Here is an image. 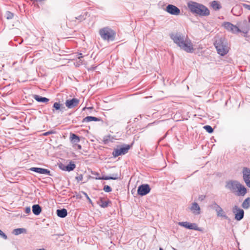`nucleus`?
I'll return each mask as SVG.
<instances>
[{"mask_svg":"<svg viewBox=\"0 0 250 250\" xmlns=\"http://www.w3.org/2000/svg\"><path fill=\"white\" fill-rule=\"evenodd\" d=\"M170 39L173 42L182 49L188 53H192L194 48L189 39L181 32L172 33L169 34Z\"/></svg>","mask_w":250,"mask_h":250,"instance_id":"1","label":"nucleus"},{"mask_svg":"<svg viewBox=\"0 0 250 250\" xmlns=\"http://www.w3.org/2000/svg\"><path fill=\"white\" fill-rule=\"evenodd\" d=\"M187 6L192 14L200 17H207L210 14L208 8L201 3L190 1L188 2Z\"/></svg>","mask_w":250,"mask_h":250,"instance_id":"2","label":"nucleus"},{"mask_svg":"<svg viewBox=\"0 0 250 250\" xmlns=\"http://www.w3.org/2000/svg\"><path fill=\"white\" fill-rule=\"evenodd\" d=\"M226 188L233 192H236L238 196H244L247 192V188L237 180H229L226 182Z\"/></svg>","mask_w":250,"mask_h":250,"instance_id":"3","label":"nucleus"},{"mask_svg":"<svg viewBox=\"0 0 250 250\" xmlns=\"http://www.w3.org/2000/svg\"><path fill=\"white\" fill-rule=\"evenodd\" d=\"M214 46L217 50V53L223 56L226 55L229 52L228 42L225 38H219L216 40Z\"/></svg>","mask_w":250,"mask_h":250,"instance_id":"4","label":"nucleus"},{"mask_svg":"<svg viewBox=\"0 0 250 250\" xmlns=\"http://www.w3.org/2000/svg\"><path fill=\"white\" fill-rule=\"evenodd\" d=\"M99 34L104 40L113 41L115 39L116 33L114 31L108 27H104L100 30Z\"/></svg>","mask_w":250,"mask_h":250,"instance_id":"5","label":"nucleus"},{"mask_svg":"<svg viewBox=\"0 0 250 250\" xmlns=\"http://www.w3.org/2000/svg\"><path fill=\"white\" fill-rule=\"evenodd\" d=\"M131 146L129 145H125L119 148L114 149L112 155L114 157H117L120 155H124L128 152Z\"/></svg>","mask_w":250,"mask_h":250,"instance_id":"6","label":"nucleus"},{"mask_svg":"<svg viewBox=\"0 0 250 250\" xmlns=\"http://www.w3.org/2000/svg\"><path fill=\"white\" fill-rule=\"evenodd\" d=\"M92 174L93 175L95 176V179L97 180H117V179H121V174H118V173H113L112 176H103L102 177H101L99 176V173L97 172H95L92 173Z\"/></svg>","mask_w":250,"mask_h":250,"instance_id":"7","label":"nucleus"},{"mask_svg":"<svg viewBox=\"0 0 250 250\" xmlns=\"http://www.w3.org/2000/svg\"><path fill=\"white\" fill-rule=\"evenodd\" d=\"M222 26L227 30L228 31L231 32L233 33H239L241 30L236 25H233L229 22H224Z\"/></svg>","mask_w":250,"mask_h":250,"instance_id":"8","label":"nucleus"},{"mask_svg":"<svg viewBox=\"0 0 250 250\" xmlns=\"http://www.w3.org/2000/svg\"><path fill=\"white\" fill-rule=\"evenodd\" d=\"M151 188L149 185L142 184L139 186L137 189L138 195L143 196L147 194L150 191Z\"/></svg>","mask_w":250,"mask_h":250,"instance_id":"9","label":"nucleus"},{"mask_svg":"<svg viewBox=\"0 0 250 250\" xmlns=\"http://www.w3.org/2000/svg\"><path fill=\"white\" fill-rule=\"evenodd\" d=\"M232 211L235 214V219L236 220L240 221L244 218V211L237 206H235L233 208Z\"/></svg>","mask_w":250,"mask_h":250,"instance_id":"10","label":"nucleus"},{"mask_svg":"<svg viewBox=\"0 0 250 250\" xmlns=\"http://www.w3.org/2000/svg\"><path fill=\"white\" fill-rule=\"evenodd\" d=\"M243 178L246 185L250 188V168L244 167L242 170Z\"/></svg>","mask_w":250,"mask_h":250,"instance_id":"11","label":"nucleus"},{"mask_svg":"<svg viewBox=\"0 0 250 250\" xmlns=\"http://www.w3.org/2000/svg\"><path fill=\"white\" fill-rule=\"evenodd\" d=\"M166 11L169 14L172 15H178L180 13V10L179 8L172 4H168L166 8Z\"/></svg>","mask_w":250,"mask_h":250,"instance_id":"12","label":"nucleus"},{"mask_svg":"<svg viewBox=\"0 0 250 250\" xmlns=\"http://www.w3.org/2000/svg\"><path fill=\"white\" fill-rule=\"evenodd\" d=\"M65 110V107L60 102H55L52 106V112L53 113H62Z\"/></svg>","mask_w":250,"mask_h":250,"instance_id":"13","label":"nucleus"},{"mask_svg":"<svg viewBox=\"0 0 250 250\" xmlns=\"http://www.w3.org/2000/svg\"><path fill=\"white\" fill-rule=\"evenodd\" d=\"M80 100L78 99L73 98L65 101V106L69 109L76 107L79 104Z\"/></svg>","mask_w":250,"mask_h":250,"instance_id":"14","label":"nucleus"},{"mask_svg":"<svg viewBox=\"0 0 250 250\" xmlns=\"http://www.w3.org/2000/svg\"><path fill=\"white\" fill-rule=\"evenodd\" d=\"M29 170L32 171H34L38 173L46 174L49 176H51V172L47 169H45L41 167H31Z\"/></svg>","mask_w":250,"mask_h":250,"instance_id":"15","label":"nucleus"},{"mask_svg":"<svg viewBox=\"0 0 250 250\" xmlns=\"http://www.w3.org/2000/svg\"><path fill=\"white\" fill-rule=\"evenodd\" d=\"M190 209L192 211V213L195 215H198L200 214V207L196 202H194L192 204Z\"/></svg>","mask_w":250,"mask_h":250,"instance_id":"16","label":"nucleus"},{"mask_svg":"<svg viewBox=\"0 0 250 250\" xmlns=\"http://www.w3.org/2000/svg\"><path fill=\"white\" fill-rule=\"evenodd\" d=\"M33 98L38 102L46 103L49 101V99L46 97H43L38 95H33Z\"/></svg>","mask_w":250,"mask_h":250,"instance_id":"17","label":"nucleus"},{"mask_svg":"<svg viewBox=\"0 0 250 250\" xmlns=\"http://www.w3.org/2000/svg\"><path fill=\"white\" fill-rule=\"evenodd\" d=\"M110 203H111V202L109 199L107 200L106 201H104V198H102V197H101L99 199V200L98 202V204H99V205L101 207L103 208L107 207L108 204Z\"/></svg>","mask_w":250,"mask_h":250,"instance_id":"18","label":"nucleus"},{"mask_svg":"<svg viewBox=\"0 0 250 250\" xmlns=\"http://www.w3.org/2000/svg\"><path fill=\"white\" fill-rule=\"evenodd\" d=\"M58 216L61 218H64L67 215V211L65 208L58 209L56 211Z\"/></svg>","mask_w":250,"mask_h":250,"instance_id":"19","label":"nucleus"},{"mask_svg":"<svg viewBox=\"0 0 250 250\" xmlns=\"http://www.w3.org/2000/svg\"><path fill=\"white\" fill-rule=\"evenodd\" d=\"M70 140L71 142L74 145H77L80 141L79 137L74 133L70 134Z\"/></svg>","mask_w":250,"mask_h":250,"instance_id":"20","label":"nucleus"},{"mask_svg":"<svg viewBox=\"0 0 250 250\" xmlns=\"http://www.w3.org/2000/svg\"><path fill=\"white\" fill-rule=\"evenodd\" d=\"M42 211V208L38 204L33 205L32 206V212L36 215H39Z\"/></svg>","mask_w":250,"mask_h":250,"instance_id":"21","label":"nucleus"},{"mask_svg":"<svg viewBox=\"0 0 250 250\" xmlns=\"http://www.w3.org/2000/svg\"><path fill=\"white\" fill-rule=\"evenodd\" d=\"M101 120V119L100 118H97L93 116H87L83 119L82 122L83 123H86V122H89L91 121H100Z\"/></svg>","mask_w":250,"mask_h":250,"instance_id":"22","label":"nucleus"},{"mask_svg":"<svg viewBox=\"0 0 250 250\" xmlns=\"http://www.w3.org/2000/svg\"><path fill=\"white\" fill-rule=\"evenodd\" d=\"M210 6L215 11L219 10L222 8L220 2L217 0L212 1L210 3Z\"/></svg>","mask_w":250,"mask_h":250,"instance_id":"23","label":"nucleus"},{"mask_svg":"<svg viewBox=\"0 0 250 250\" xmlns=\"http://www.w3.org/2000/svg\"><path fill=\"white\" fill-rule=\"evenodd\" d=\"M12 233L15 235H18L21 233H26V229L24 228L16 229L13 230Z\"/></svg>","mask_w":250,"mask_h":250,"instance_id":"24","label":"nucleus"},{"mask_svg":"<svg viewBox=\"0 0 250 250\" xmlns=\"http://www.w3.org/2000/svg\"><path fill=\"white\" fill-rule=\"evenodd\" d=\"M76 167V165L72 161L69 162V164L65 167V171H71L73 170Z\"/></svg>","mask_w":250,"mask_h":250,"instance_id":"25","label":"nucleus"},{"mask_svg":"<svg viewBox=\"0 0 250 250\" xmlns=\"http://www.w3.org/2000/svg\"><path fill=\"white\" fill-rule=\"evenodd\" d=\"M242 207L244 209H248L250 207V197H248L243 201Z\"/></svg>","mask_w":250,"mask_h":250,"instance_id":"26","label":"nucleus"},{"mask_svg":"<svg viewBox=\"0 0 250 250\" xmlns=\"http://www.w3.org/2000/svg\"><path fill=\"white\" fill-rule=\"evenodd\" d=\"M217 215L218 217H223L226 219H228V217L226 215L225 212L223 211V209L220 208L217 211Z\"/></svg>","mask_w":250,"mask_h":250,"instance_id":"27","label":"nucleus"},{"mask_svg":"<svg viewBox=\"0 0 250 250\" xmlns=\"http://www.w3.org/2000/svg\"><path fill=\"white\" fill-rule=\"evenodd\" d=\"M178 225L180 226L189 229H191V223H189L188 222H179L178 223Z\"/></svg>","mask_w":250,"mask_h":250,"instance_id":"28","label":"nucleus"},{"mask_svg":"<svg viewBox=\"0 0 250 250\" xmlns=\"http://www.w3.org/2000/svg\"><path fill=\"white\" fill-rule=\"evenodd\" d=\"M191 229L198 230L201 232L203 231V229L202 228L198 227L196 223H191Z\"/></svg>","mask_w":250,"mask_h":250,"instance_id":"29","label":"nucleus"},{"mask_svg":"<svg viewBox=\"0 0 250 250\" xmlns=\"http://www.w3.org/2000/svg\"><path fill=\"white\" fill-rule=\"evenodd\" d=\"M5 17L7 20H11L14 17V14L10 11H7L5 13Z\"/></svg>","mask_w":250,"mask_h":250,"instance_id":"30","label":"nucleus"},{"mask_svg":"<svg viewBox=\"0 0 250 250\" xmlns=\"http://www.w3.org/2000/svg\"><path fill=\"white\" fill-rule=\"evenodd\" d=\"M204 128L209 133H211L213 132V129L209 125H205Z\"/></svg>","mask_w":250,"mask_h":250,"instance_id":"31","label":"nucleus"},{"mask_svg":"<svg viewBox=\"0 0 250 250\" xmlns=\"http://www.w3.org/2000/svg\"><path fill=\"white\" fill-rule=\"evenodd\" d=\"M210 207L211 208L214 209L216 211L219 208L221 207L215 202H213L210 205Z\"/></svg>","mask_w":250,"mask_h":250,"instance_id":"32","label":"nucleus"},{"mask_svg":"<svg viewBox=\"0 0 250 250\" xmlns=\"http://www.w3.org/2000/svg\"><path fill=\"white\" fill-rule=\"evenodd\" d=\"M103 189L106 192H110L112 191L111 188L108 185L104 186Z\"/></svg>","mask_w":250,"mask_h":250,"instance_id":"33","label":"nucleus"},{"mask_svg":"<svg viewBox=\"0 0 250 250\" xmlns=\"http://www.w3.org/2000/svg\"><path fill=\"white\" fill-rule=\"evenodd\" d=\"M242 30H241V31L240 32H242L244 34L246 35L248 33L250 28H249V26H247L245 27L244 28H242Z\"/></svg>","mask_w":250,"mask_h":250,"instance_id":"34","label":"nucleus"},{"mask_svg":"<svg viewBox=\"0 0 250 250\" xmlns=\"http://www.w3.org/2000/svg\"><path fill=\"white\" fill-rule=\"evenodd\" d=\"M85 18H86V15H81L78 16L77 17H76L75 18L77 20H79L80 21H82L83 20H85Z\"/></svg>","mask_w":250,"mask_h":250,"instance_id":"35","label":"nucleus"},{"mask_svg":"<svg viewBox=\"0 0 250 250\" xmlns=\"http://www.w3.org/2000/svg\"><path fill=\"white\" fill-rule=\"evenodd\" d=\"M0 236L5 240L7 239V235L0 229Z\"/></svg>","mask_w":250,"mask_h":250,"instance_id":"36","label":"nucleus"},{"mask_svg":"<svg viewBox=\"0 0 250 250\" xmlns=\"http://www.w3.org/2000/svg\"><path fill=\"white\" fill-rule=\"evenodd\" d=\"M141 245V249H144L145 248V245L143 241H139L138 242V245Z\"/></svg>","mask_w":250,"mask_h":250,"instance_id":"37","label":"nucleus"},{"mask_svg":"<svg viewBox=\"0 0 250 250\" xmlns=\"http://www.w3.org/2000/svg\"><path fill=\"white\" fill-rule=\"evenodd\" d=\"M76 179L77 180L78 182L81 181L83 179V176L82 174H80L78 176L76 177Z\"/></svg>","mask_w":250,"mask_h":250,"instance_id":"38","label":"nucleus"},{"mask_svg":"<svg viewBox=\"0 0 250 250\" xmlns=\"http://www.w3.org/2000/svg\"><path fill=\"white\" fill-rule=\"evenodd\" d=\"M55 131H53V130H50V131H47L46 132H44L43 134V135L44 136H48L50 134H54L55 133Z\"/></svg>","mask_w":250,"mask_h":250,"instance_id":"39","label":"nucleus"},{"mask_svg":"<svg viewBox=\"0 0 250 250\" xmlns=\"http://www.w3.org/2000/svg\"><path fill=\"white\" fill-rule=\"evenodd\" d=\"M65 167H66V166L62 164H61L59 166V168L64 171H65Z\"/></svg>","mask_w":250,"mask_h":250,"instance_id":"40","label":"nucleus"},{"mask_svg":"<svg viewBox=\"0 0 250 250\" xmlns=\"http://www.w3.org/2000/svg\"><path fill=\"white\" fill-rule=\"evenodd\" d=\"M76 57L79 59L80 61L81 60V58H83V56L82 55V53H78L76 55Z\"/></svg>","mask_w":250,"mask_h":250,"instance_id":"41","label":"nucleus"},{"mask_svg":"<svg viewBox=\"0 0 250 250\" xmlns=\"http://www.w3.org/2000/svg\"><path fill=\"white\" fill-rule=\"evenodd\" d=\"M243 7L245 8H246V9H248V10L250 11V5L244 3V4H243Z\"/></svg>","mask_w":250,"mask_h":250,"instance_id":"42","label":"nucleus"},{"mask_svg":"<svg viewBox=\"0 0 250 250\" xmlns=\"http://www.w3.org/2000/svg\"><path fill=\"white\" fill-rule=\"evenodd\" d=\"M25 212L26 213L28 214L31 212V209L30 207H26L25 209Z\"/></svg>","mask_w":250,"mask_h":250,"instance_id":"43","label":"nucleus"},{"mask_svg":"<svg viewBox=\"0 0 250 250\" xmlns=\"http://www.w3.org/2000/svg\"><path fill=\"white\" fill-rule=\"evenodd\" d=\"M83 194L85 195V196L86 197L87 199L89 201V202L90 203H91L92 201L91 200V199L89 198V197H88V195L86 193L84 192H83Z\"/></svg>","mask_w":250,"mask_h":250,"instance_id":"44","label":"nucleus"},{"mask_svg":"<svg viewBox=\"0 0 250 250\" xmlns=\"http://www.w3.org/2000/svg\"><path fill=\"white\" fill-rule=\"evenodd\" d=\"M76 146H77L78 149H82V146L80 145L77 144L75 145Z\"/></svg>","mask_w":250,"mask_h":250,"instance_id":"45","label":"nucleus"},{"mask_svg":"<svg viewBox=\"0 0 250 250\" xmlns=\"http://www.w3.org/2000/svg\"><path fill=\"white\" fill-rule=\"evenodd\" d=\"M249 22L250 23V16L248 17Z\"/></svg>","mask_w":250,"mask_h":250,"instance_id":"46","label":"nucleus"},{"mask_svg":"<svg viewBox=\"0 0 250 250\" xmlns=\"http://www.w3.org/2000/svg\"><path fill=\"white\" fill-rule=\"evenodd\" d=\"M243 22H244V23H247V20H244V21H243Z\"/></svg>","mask_w":250,"mask_h":250,"instance_id":"47","label":"nucleus"},{"mask_svg":"<svg viewBox=\"0 0 250 250\" xmlns=\"http://www.w3.org/2000/svg\"><path fill=\"white\" fill-rule=\"evenodd\" d=\"M87 108H88V109H92V108H93V107H88Z\"/></svg>","mask_w":250,"mask_h":250,"instance_id":"48","label":"nucleus"},{"mask_svg":"<svg viewBox=\"0 0 250 250\" xmlns=\"http://www.w3.org/2000/svg\"><path fill=\"white\" fill-rule=\"evenodd\" d=\"M159 250H164L162 248H160Z\"/></svg>","mask_w":250,"mask_h":250,"instance_id":"49","label":"nucleus"},{"mask_svg":"<svg viewBox=\"0 0 250 250\" xmlns=\"http://www.w3.org/2000/svg\"><path fill=\"white\" fill-rule=\"evenodd\" d=\"M174 250H176L175 249H173Z\"/></svg>","mask_w":250,"mask_h":250,"instance_id":"50","label":"nucleus"}]
</instances>
